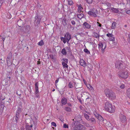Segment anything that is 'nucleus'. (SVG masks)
Returning a JSON list of instances; mask_svg holds the SVG:
<instances>
[{
  "label": "nucleus",
  "mask_w": 130,
  "mask_h": 130,
  "mask_svg": "<svg viewBox=\"0 0 130 130\" xmlns=\"http://www.w3.org/2000/svg\"><path fill=\"white\" fill-rule=\"evenodd\" d=\"M104 109L110 113H113L115 111V106L110 102H106L103 105Z\"/></svg>",
  "instance_id": "f257e3e1"
},
{
  "label": "nucleus",
  "mask_w": 130,
  "mask_h": 130,
  "mask_svg": "<svg viewBox=\"0 0 130 130\" xmlns=\"http://www.w3.org/2000/svg\"><path fill=\"white\" fill-rule=\"evenodd\" d=\"M73 130H86V128L85 126L80 124V122L78 121L74 122L72 124Z\"/></svg>",
  "instance_id": "f03ea898"
},
{
  "label": "nucleus",
  "mask_w": 130,
  "mask_h": 130,
  "mask_svg": "<svg viewBox=\"0 0 130 130\" xmlns=\"http://www.w3.org/2000/svg\"><path fill=\"white\" fill-rule=\"evenodd\" d=\"M97 119L100 121V123L103 124L104 125L108 127H110L111 128V124L109 122L107 121L106 120H104L102 117L100 115H98L96 117Z\"/></svg>",
  "instance_id": "7ed1b4c3"
},
{
  "label": "nucleus",
  "mask_w": 130,
  "mask_h": 130,
  "mask_svg": "<svg viewBox=\"0 0 130 130\" xmlns=\"http://www.w3.org/2000/svg\"><path fill=\"white\" fill-rule=\"evenodd\" d=\"M105 92L106 96L108 97L110 99L114 100L116 99V95L115 93L109 89H105Z\"/></svg>",
  "instance_id": "20e7f679"
},
{
  "label": "nucleus",
  "mask_w": 130,
  "mask_h": 130,
  "mask_svg": "<svg viewBox=\"0 0 130 130\" xmlns=\"http://www.w3.org/2000/svg\"><path fill=\"white\" fill-rule=\"evenodd\" d=\"M118 75L122 79H126L128 77L129 74L127 70H124L119 72Z\"/></svg>",
  "instance_id": "39448f33"
},
{
  "label": "nucleus",
  "mask_w": 130,
  "mask_h": 130,
  "mask_svg": "<svg viewBox=\"0 0 130 130\" xmlns=\"http://www.w3.org/2000/svg\"><path fill=\"white\" fill-rule=\"evenodd\" d=\"M71 39V35L69 32H67L66 34L65 35L64 37H61V40L63 41L64 43L65 44L67 42L68 43L69 40Z\"/></svg>",
  "instance_id": "423d86ee"
},
{
  "label": "nucleus",
  "mask_w": 130,
  "mask_h": 130,
  "mask_svg": "<svg viewBox=\"0 0 130 130\" xmlns=\"http://www.w3.org/2000/svg\"><path fill=\"white\" fill-rule=\"evenodd\" d=\"M98 46L99 50H101V52L103 53L104 52L105 49L106 47V44L105 43H103L101 42H100L98 44Z\"/></svg>",
  "instance_id": "0eeeda50"
},
{
  "label": "nucleus",
  "mask_w": 130,
  "mask_h": 130,
  "mask_svg": "<svg viewBox=\"0 0 130 130\" xmlns=\"http://www.w3.org/2000/svg\"><path fill=\"white\" fill-rule=\"evenodd\" d=\"M88 14L94 17H96L97 16V14L98 13V10L96 9H93L91 10V11L88 12Z\"/></svg>",
  "instance_id": "6e6552de"
},
{
  "label": "nucleus",
  "mask_w": 130,
  "mask_h": 130,
  "mask_svg": "<svg viewBox=\"0 0 130 130\" xmlns=\"http://www.w3.org/2000/svg\"><path fill=\"white\" fill-rule=\"evenodd\" d=\"M123 65L122 63L120 61H117L115 63V67L116 68L118 69H121Z\"/></svg>",
  "instance_id": "1a4fd4ad"
},
{
  "label": "nucleus",
  "mask_w": 130,
  "mask_h": 130,
  "mask_svg": "<svg viewBox=\"0 0 130 130\" xmlns=\"http://www.w3.org/2000/svg\"><path fill=\"white\" fill-rule=\"evenodd\" d=\"M63 61L62 63V64L63 68H68V66L67 64L68 61L67 59L63 58Z\"/></svg>",
  "instance_id": "9d476101"
},
{
  "label": "nucleus",
  "mask_w": 130,
  "mask_h": 130,
  "mask_svg": "<svg viewBox=\"0 0 130 130\" xmlns=\"http://www.w3.org/2000/svg\"><path fill=\"white\" fill-rule=\"evenodd\" d=\"M120 120L122 123L125 122L126 121L125 116L124 115L121 114L120 115Z\"/></svg>",
  "instance_id": "9b49d317"
},
{
  "label": "nucleus",
  "mask_w": 130,
  "mask_h": 130,
  "mask_svg": "<svg viewBox=\"0 0 130 130\" xmlns=\"http://www.w3.org/2000/svg\"><path fill=\"white\" fill-rule=\"evenodd\" d=\"M32 127H34V129H35V126L34 123H33V124L30 125V126L26 125V129L27 130H32Z\"/></svg>",
  "instance_id": "f8f14e48"
},
{
  "label": "nucleus",
  "mask_w": 130,
  "mask_h": 130,
  "mask_svg": "<svg viewBox=\"0 0 130 130\" xmlns=\"http://www.w3.org/2000/svg\"><path fill=\"white\" fill-rule=\"evenodd\" d=\"M7 65L9 67L10 66L12 65V62H11V58L10 57H8L7 58Z\"/></svg>",
  "instance_id": "ddd939ff"
},
{
  "label": "nucleus",
  "mask_w": 130,
  "mask_h": 130,
  "mask_svg": "<svg viewBox=\"0 0 130 130\" xmlns=\"http://www.w3.org/2000/svg\"><path fill=\"white\" fill-rule=\"evenodd\" d=\"M79 62L80 65L83 67H85L86 66L85 61L83 59H80Z\"/></svg>",
  "instance_id": "4468645a"
},
{
  "label": "nucleus",
  "mask_w": 130,
  "mask_h": 130,
  "mask_svg": "<svg viewBox=\"0 0 130 130\" xmlns=\"http://www.w3.org/2000/svg\"><path fill=\"white\" fill-rule=\"evenodd\" d=\"M111 12H112L115 13H118L119 11V10L116 8H114L111 7L109 9Z\"/></svg>",
  "instance_id": "2eb2a0df"
},
{
  "label": "nucleus",
  "mask_w": 130,
  "mask_h": 130,
  "mask_svg": "<svg viewBox=\"0 0 130 130\" xmlns=\"http://www.w3.org/2000/svg\"><path fill=\"white\" fill-rule=\"evenodd\" d=\"M35 94H37L39 92L38 91V82L36 83L35 84Z\"/></svg>",
  "instance_id": "dca6fc26"
},
{
  "label": "nucleus",
  "mask_w": 130,
  "mask_h": 130,
  "mask_svg": "<svg viewBox=\"0 0 130 130\" xmlns=\"http://www.w3.org/2000/svg\"><path fill=\"white\" fill-rule=\"evenodd\" d=\"M67 103V99L65 98H63L62 99L61 103L63 105H66Z\"/></svg>",
  "instance_id": "f3484780"
},
{
  "label": "nucleus",
  "mask_w": 130,
  "mask_h": 130,
  "mask_svg": "<svg viewBox=\"0 0 130 130\" xmlns=\"http://www.w3.org/2000/svg\"><path fill=\"white\" fill-rule=\"evenodd\" d=\"M83 25L86 28L89 29L91 27V25L86 22L84 23Z\"/></svg>",
  "instance_id": "a211bd4d"
},
{
  "label": "nucleus",
  "mask_w": 130,
  "mask_h": 130,
  "mask_svg": "<svg viewBox=\"0 0 130 130\" xmlns=\"http://www.w3.org/2000/svg\"><path fill=\"white\" fill-rule=\"evenodd\" d=\"M83 95L86 98V100L89 99V96L90 95L89 93L85 92L83 93Z\"/></svg>",
  "instance_id": "6ab92c4d"
},
{
  "label": "nucleus",
  "mask_w": 130,
  "mask_h": 130,
  "mask_svg": "<svg viewBox=\"0 0 130 130\" xmlns=\"http://www.w3.org/2000/svg\"><path fill=\"white\" fill-rule=\"evenodd\" d=\"M126 95L130 98V88L127 89L126 90Z\"/></svg>",
  "instance_id": "aec40b11"
},
{
  "label": "nucleus",
  "mask_w": 130,
  "mask_h": 130,
  "mask_svg": "<svg viewBox=\"0 0 130 130\" xmlns=\"http://www.w3.org/2000/svg\"><path fill=\"white\" fill-rule=\"evenodd\" d=\"M20 116V114L18 112H16L15 116V121L17 122Z\"/></svg>",
  "instance_id": "412c9836"
},
{
  "label": "nucleus",
  "mask_w": 130,
  "mask_h": 130,
  "mask_svg": "<svg viewBox=\"0 0 130 130\" xmlns=\"http://www.w3.org/2000/svg\"><path fill=\"white\" fill-rule=\"evenodd\" d=\"M86 86L88 89L90 91H93L94 90L93 88L89 84H88Z\"/></svg>",
  "instance_id": "4be33fe9"
},
{
  "label": "nucleus",
  "mask_w": 130,
  "mask_h": 130,
  "mask_svg": "<svg viewBox=\"0 0 130 130\" xmlns=\"http://www.w3.org/2000/svg\"><path fill=\"white\" fill-rule=\"evenodd\" d=\"M88 121H90L91 123L93 124H94L96 123V120L95 119L93 118H90L89 120Z\"/></svg>",
  "instance_id": "5701e85b"
},
{
  "label": "nucleus",
  "mask_w": 130,
  "mask_h": 130,
  "mask_svg": "<svg viewBox=\"0 0 130 130\" xmlns=\"http://www.w3.org/2000/svg\"><path fill=\"white\" fill-rule=\"evenodd\" d=\"M83 8L82 7V5L81 4H80L78 6V12L80 13L82 12V10L83 9Z\"/></svg>",
  "instance_id": "b1692460"
},
{
  "label": "nucleus",
  "mask_w": 130,
  "mask_h": 130,
  "mask_svg": "<svg viewBox=\"0 0 130 130\" xmlns=\"http://www.w3.org/2000/svg\"><path fill=\"white\" fill-rule=\"evenodd\" d=\"M23 24V21L21 20H20L17 22V24L19 27H21V26Z\"/></svg>",
  "instance_id": "393cba45"
},
{
  "label": "nucleus",
  "mask_w": 130,
  "mask_h": 130,
  "mask_svg": "<svg viewBox=\"0 0 130 130\" xmlns=\"http://www.w3.org/2000/svg\"><path fill=\"white\" fill-rule=\"evenodd\" d=\"M116 24H117L115 22H113L111 26V28L112 29H115L116 27Z\"/></svg>",
  "instance_id": "a878e982"
},
{
  "label": "nucleus",
  "mask_w": 130,
  "mask_h": 130,
  "mask_svg": "<svg viewBox=\"0 0 130 130\" xmlns=\"http://www.w3.org/2000/svg\"><path fill=\"white\" fill-rule=\"evenodd\" d=\"M84 116L85 117V118L87 120H89V117L88 116V115L87 114L84 113Z\"/></svg>",
  "instance_id": "bb28decb"
},
{
  "label": "nucleus",
  "mask_w": 130,
  "mask_h": 130,
  "mask_svg": "<svg viewBox=\"0 0 130 130\" xmlns=\"http://www.w3.org/2000/svg\"><path fill=\"white\" fill-rule=\"evenodd\" d=\"M65 110L68 112H71V109L69 107H66L65 108Z\"/></svg>",
  "instance_id": "cd10ccee"
},
{
  "label": "nucleus",
  "mask_w": 130,
  "mask_h": 130,
  "mask_svg": "<svg viewBox=\"0 0 130 130\" xmlns=\"http://www.w3.org/2000/svg\"><path fill=\"white\" fill-rule=\"evenodd\" d=\"M44 44V43L43 41L42 40L40 41L38 43V45L40 46L43 45Z\"/></svg>",
  "instance_id": "c85d7f7f"
},
{
  "label": "nucleus",
  "mask_w": 130,
  "mask_h": 130,
  "mask_svg": "<svg viewBox=\"0 0 130 130\" xmlns=\"http://www.w3.org/2000/svg\"><path fill=\"white\" fill-rule=\"evenodd\" d=\"M109 39L110 41H115V38L113 37L112 36L111 37H109Z\"/></svg>",
  "instance_id": "c756f323"
},
{
  "label": "nucleus",
  "mask_w": 130,
  "mask_h": 130,
  "mask_svg": "<svg viewBox=\"0 0 130 130\" xmlns=\"http://www.w3.org/2000/svg\"><path fill=\"white\" fill-rule=\"evenodd\" d=\"M125 87V85L123 84H121V85L120 86V88L121 89H123Z\"/></svg>",
  "instance_id": "7c9ffc66"
},
{
  "label": "nucleus",
  "mask_w": 130,
  "mask_h": 130,
  "mask_svg": "<svg viewBox=\"0 0 130 130\" xmlns=\"http://www.w3.org/2000/svg\"><path fill=\"white\" fill-rule=\"evenodd\" d=\"M61 53L64 55L67 54V52L64 48H63L61 51Z\"/></svg>",
  "instance_id": "2f4dec72"
},
{
  "label": "nucleus",
  "mask_w": 130,
  "mask_h": 130,
  "mask_svg": "<svg viewBox=\"0 0 130 130\" xmlns=\"http://www.w3.org/2000/svg\"><path fill=\"white\" fill-rule=\"evenodd\" d=\"M84 16V15L83 14L81 13L78 14L77 16L78 18L81 19Z\"/></svg>",
  "instance_id": "473e14b6"
},
{
  "label": "nucleus",
  "mask_w": 130,
  "mask_h": 130,
  "mask_svg": "<svg viewBox=\"0 0 130 130\" xmlns=\"http://www.w3.org/2000/svg\"><path fill=\"white\" fill-rule=\"evenodd\" d=\"M68 4L70 5H71L74 4L73 2L71 0H68Z\"/></svg>",
  "instance_id": "72a5a7b5"
},
{
  "label": "nucleus",
  "mask_w": 130,
  "mask_h": 130,
  "mask_svg": "<svg viewBox=\"0 0 130 130\" xmlns=\"http://www.w3.org/2000/svg\"><path fill=\"white\" fill-rule=\"evenodd\" d=\"M22 108L20 107H18L17 111L16 112H18V113L20 114Z\"/></svg>",
  "instance_id": "f704fd0d"
},
{
  "label": "nucleus",
  "mask_w": 130,
  "mask_h": 130,
  "mask_svg": "<svg viewBox=\"0 0 130 130\" xmlns=\"http://www.w3.org/2000/svg\"><path fill=\"white\" fill-rule=\"evenodd\" d=\"M93 35L94 37L99 38V36L98 33L95 32L93 33Z\"/></svg>",
  "instance_id": "c9c22d12"
},
{
  "label": "nucleus",
  "mask_w": 130,
  "mask_h": 130,
  "mask_svg": "<svg viewBox=\"0 0 130 130\" xmlns=\"http://www.w3.org/2000/svg\"><path fill=\"white\" fill-rule=\"evenodd\" d=\"M84 52L88 54H90V51L86 48H85L84 50Z\"/></svg>",
  "instance_id": "e433bc0d"
},
{
  "label": "nucleus",
  "mask_w": 130,
  "mask_h": 130,
  "mask_svg": "<svg viewBox=\"0 0 130 130\" xmlns=\"http://www.w3.org/2000/svg\"><path fill=\"white\" fill-rule=\"evenodd\" d=\"M68 86L70 88H71L73 87V84L71 82L69 83Z\"/></svg>",
  "instance_id": "4c0bfd02"
},
{
  "label": "nucleus",
  "mask_w": 130,
  "mask_h": 130,
  "mask_svg": "<svg viewBox=\"0 0 130 130\" xmlns=\"http://www.w3.org/2000/svg\"><path fill=\"white\" fill-rule=\"evenodd\" d=\"M105 5V6H107L108 7L107 8L109 9H110V8H109V7H110L111 6V4L110 3H107Z\"/></svg>",
  "instance_id": "58836bf2"
},
{
  "label": "nucleus",
  "mask_w": 130,
  "mask_h": 130,
  "mask_svg": "<svg viewBox=\"0 0 130 130\" xmlns=\"http://www.w3.org/2000/svg\"><path fill=\"white\" fill-rule=\"evenodd\" d=\"M88 4H91L92 2V0H86Z\"/></svg>",
  "instance_id": "ea45409f"
},
{
  "label": "nucleus",
  "mask_w": 130,
  "mask_h": 130,
  "mask_svg": "<svg viewBox=\"0 0 130 130\" xmlns=\"http://www.w3.org/2000/svg\"><path fill=\"white\" fill-rule=\"evenodd\" d=\"M63 127L64 128H68L69 127L68 125L67 124H64L63 125Z\"/></svg>",
  "instance_id": "a19ab883"
},
{
  "label": "nucleus",
  "mask_w": 130,
  "mask_h": 130,
  "mask_svg": "<svg viewBox=\"0 0 130 130\" xmlns=\"http://www.w3.org/2000/svg\"><path fill=\"white\" fill-rule=\"evenodd\" d=\"M51 125L54 127H56V124L54 122H53L51 123Z\"/></svg>",
  "instance_id": "79ce46f5"
},
{
  "label": "nucleus",
  "mask_w": 130,
  "mask_h": 130,
  "mask_svg": "<svg viewBox=\"0 0 130 130\" xmlns=\"http://www.w3.org/2000/svg\"><path fill=\"white\" fill-rule=\"evenodd\" d=\"M126 13L128 14H130V10H127L126 11Z\"/></svg>",
  "instance_id": "37998d69"
},
{
  "label": "nucleus",
  "mask_w": 130,
  "mask_h": 130,
  "mask_svg": "<svg viewBox=\"0 0 130 130\" xmlns=\"http://www.w3.org/2000/svg\"><path fill=\"white\" fill-rule=\"evenodd\" d=\"M106 35L108 37H111L112 36V35L110 34H107Z\"/></svg>",
  "instance_id": "c03bdc74"
},
{
  "label": "nucleus",
  "mask_w": 130,
  "mask_h": 130,
  "mask_svg": "<svg viewBox=\"0 0 130 130\" xmlns=\"http://www.w3.org/2000/svg\"><path fill=\"white\" fill-rule=\"evenodd\" d=\"M83 80L84 83L86 86L87 85H88V84H87V82L84 79H83Z\"/></svg>",
  "instance_id": "a18cd8bd"
},
{
  "label": "nucleus",
  "mask_w": 130,
  "mask_h": 130,
  "mask_svg": "<svg viewBox=\"0 0 130 130\" xmlns=\"http://www.w3.org/2000/svg\"><path fill=\"white\" fill-rule=\"evenodd\" d=\"M5 0H0V3L2 4L4 2Z\"/></svg>",
  "instance_id": "49530a36"
},
{
  "label": "nucleus",
  "mask_w": 130,
  "mask_h": 130,
  "mask_svg": "<svg viewBox=\"0 0 130 130\" xmlns=\"http://www.w3.org/2000/svg\"><path fill=\"white\" fill-rule=\"evenodd\" d=\"M128 40L129 43H130V35L128 36Z\"/></svg>",
  "instance_id": "de8ad7c7"
},
{
  "label": "nucleus",
  "mask_w": 130,
  "mask_h": 130,
  "mask_svg": "<svg viewBox=\"0 0 130 130\" xmlns=\"http://www.w3.org/2000/svg\"><path fill=\"white\" fill-rule=\"evenodd\" d=\"M97 23L98 24V26H99L100 27H101V24L99 23V22H97Z\"/></svg>",
  "instance_id": "09e8293b"
},
{
  "label": "nucleus",
  "mask_w": 130,
  "mask_h": 130,
  "mask_svg": "<svg viewBox=\"0 0 130 130\" xmlns=\"http://www.w3.org/2000/svg\"><path fill=\"white\" fill-rule=\"evenodd\" d=\"M112 130H117V128L115 127H113L112 129Z\"/></svg>",
  "instance_id": "8fccbe9b"
},
{
  "label": "nucleus",
  "mask_w": 130,
  "mask_h": 130,
  "mask_svg": "<svg viewBox=\"0 0 130 130\" xmlns=\"http://www.w3.org/2000/svg\"><path fill=\"white\" fill-rule=\"evenodd\" d=\"M71 23L73 25H74L75 24V23L74 21H71Z\"/></svg>",
  "instance_id": "3c124183"
},
{
  "label": "nucleus",
  "mask_w": 130,
  "mask_h": 130,
  "mask_svg": "<svg viewBox=\"0 0 130 130\" xmlns=\"http://www.w3.org/2000/svg\"><path fill=\"white\" fill-rule=\"evenodd\" d=\"M85 125L87 127H88L89 126V124L88 123H86L85 124Z\"/></svg>",
  "instance_id": "603ef678"
},
{
  "label": "nucleus",
  "mask_w": 130,
  "mask_h": 130,
  "mask_svg": "<svg viewBox=\"0 0 130 130\" xmlns=\"http://www.w3.org/2000/svg\"><path fill=\"white\" fill-rule=\"evenodd\" d=\"M59 78H58L57 80H56L55 81V83L56 84L58 82Z\"/></svg>",
  "instance_id": "864d4df0"
},
{
  "label": "nucleus",
  "mask_w": 130,
  "mask_h": 130,
  "mask_svg": "<svg viewBox=\"0 0 130 130\" xmlns=\"http://www.w3.org/2000/svg\"><path fill=\"white\" fill-rule=\"evenodd\" d=\"M74 85H75V88H76V83H75V82H74Z\"/></svg>",
  "instance_id": "5fc2aeb1"
},
{
  "label": "nucleus",
  "mask_w": 130,
  "mask_h": 130,
  "mask_svg": "<svg viewBox=\"0 0 130 130\" xmlns=\"http://www.w3.org/2000/svg\"><path fill=\"white\" fill-rule=\"evenodd\" d=\"M85 112H86L89 115H90V113L89 112H87V111H85Z\"/></svg>",
  "instance_id": "6e6d98bb"
},
{
  "label": "nucleus",
  "mask_w": 130,
  "mask_h": 130,
  "mask_svg": "<svg viewBox=\"0 0 130 130\" xmlns=\"http://www.w3.org/2000/svg\"><path fill=\"white\" fill-rule=\"evenodd\" d=\"M2 39L4 41L5 40V38H2Z\"/></svg>",
  "instance_id": "4d7b16f0"
},
{
  "label": "nucleus",
  "mask_w": 130,
  "mask_h": 130,
  "mask_svg": "<svg viewBox=\"0 0 130 130\" xmlns=\"http://www.w3.org/2000/svg\"><path fill=\"white\" fill-rule=\"evenodd\" d=\"M68 106H71V105L70 104V103H68Z\"/></svg>",
  "instance_id": "13d9d810"
},
{
  "label": "nucleus",
  "mask_w": 130,
  "mask_h": 130,
  "mask_svg": "<svg viewBox=\"0 0 130 130\" xmlns=\"http://www.w3.org/2000/svg\"><path fill=\"white\" fill-rule=\"evenodd\" d=\"M127 103L128 105H130V103H129V102H127Z\"/></svg>",
  "instance_id": "bf43d9fd"
},
{
  "label": "nucleus",
  "mask_w": 130,
  "mask_h": 130,
  "mask_svg": "<svg viewBox=\"0 0 130 130\" xmlns=\"http://www.w3.org/2000/svg\"><path fill=\"white\" fill-rule=\"evenodd\" d=\"M2 5V4H1V3H0V8H1Z\"/></svg>",
  "instance_id": "052dcab7"
},
{
  "label": "nucleus",
  "mask_w": 130,
  "mask_h": 130,
  "mask_svg": "<svg viewBox=\"0 0 130 130\" xmlns=\"http://www.w3.org/2000/svg\"><path fill=\"white\" fill-rule=\"evenodd\" d=\"M55 89H53V90L52 91H55Z\"/></svg>",
  "instance_id": "680f3d73"
},
{
  "label": "nucleus",
  "mask_w": 130,
  "mask_h": 130,
  "mask_svg": "<svg viewBox=\"0 0 130 130\" xmlns=\"http://www.w3.org/2000/svg\"><path fill=\"white\" fill-rule=\"evenodd\" d=\"M8 77L9 79H10V76H9Z\"/></svg>",
  "instance_id": "e2e57ef3"
},
{
  "label": "nucleus",
  "mask_w": 130,
  "mask_h": 130,
  "mask_svg": "<svg viewBox=\"0 0 130 130\" xmlns=\"http://www.w3.org/2000/svg\"><path fill=\"white\" fill-rule=\"evenodd\" d=\"M9 99V100L10 101V100H10V99Z\"/></svg>",
  "instance_id": "0e129e2a"
},
{
  "label": "nucleus",
  "mask_w": 130,
  "mask_h": 130,
  "mask_svg": "<svg viewBox=\"0 0 130 130\" xmlns=\"http://www.w3.org/2000/svg\"><path fill=\"white\" fill-rule=\"evenodd\" d=\"M9 101V102H10V101Z\"/></svg>",
  "instance_id": "69168bd1"
},
{
  "label": "nucleus",
  "mask_w": 130,
  "mask_h": 130,
  "mask_svg": "<svg viewBox=\"0 0 130 130\" xmlns=\"http://www.w3.org/2000/svg\"><path fill=\"white\" fill-rule=\"evenodd\" d=\"M36 96H37V97H38V95H36Z\"/></svg>",
  "instance_id": "338daca9"
},
{
  "label": "nucleus",
  "mask_w": 130,
  "mask_h": 130,
  "mask_svg": "<svg viewBox=\"0 0 130 130\" xmlns=\"http://www.w3.org/2000/svg\"><path fill=\"white\" fill-rule=\"evenodd\" d=\"M36 96H37V97H38V95H36Z\"/></svg>",
  "instance_id": "774afa93"
}]
</instances>
